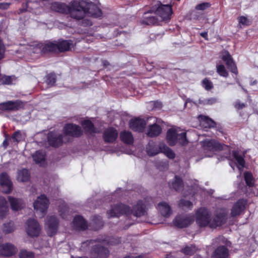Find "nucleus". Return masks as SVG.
Returning a JSON list of instances; mask_svg holds the SVG:
<instances>
[{
    "instance_id": "f257e3e1",
    "label": "nucleus",
    "mask_w": 258,
    "mask_h": 258,
    "mask_svg": "<svg viewBox=\"0 0 258 258\" xmlns=\"http://www.w3.org/2000/svg\"><path fill=\"white\" fill-rule=\"evenodd\" d=\"M148 204L145 200H139L133 206V209L127 205L117 203L111 206L110 209L107 211L108 218L119 217L122 215L128 216L133 214L135 217H140L146 215Z\"/></svg>"
},
{
    "instance_id": "f03ea898",
    "label": "nucleus",
    "mask_w": 258,
    "mask_h": 258,
    "mask_svg": "<svg viewBox=\"0 0 258 258\" xmlns=\"http://www.w3.org/2000/svg\"><path fill=\"white\" fill-rule=\"evenodd\" d=\"M73 7H77L79 12H83L82 16L77 20L83 19L82 25L84 26H89L92 25V22L88 19H84L86 15L94 18H99L102 16L101 10L94 4L88 0L74 1L72 4Z\"/></svg>"
},
{
    "instance_id": "7ed1b4c3",
    "label": "nucleus",
    "mask_w": 258,
    "mask_h": 258,
    "mask_svg": "<svg viewBox=\"0 0 258 258\" xmlns=\"http://www.w3.org/2000/svg\"><path fill=\"white\" fill-rule=\"evenodd\" d=\"M230 244L225 237L220 235L213 240L212 245L217 247L211 255V258H228L229 250L226 246Z\"/></svg>"
},
{
    "instance_id": "20e7f679",
    "label": "nucleus",
    "mask_w": 258,
    "mask_h": 258,
    "mask_svg": "<svg viewBox=\"0 0 258 258\" xmlns=\"http://www.w3.org/2000/svg\"><path fill=\"white\" fill-rule=\"evenodd\" d=\"M74 1L71 2L70 5H68L64 3L59 2H54L51 4V8L53 11L62 13L70 14L71 17L77 19L82 17L83 12H79L77 9V7H73V3Z\"/></svg>"
},
{
    "instance_id": "39448f33",
    "label": "nucleus",
    "mask_w": 258,
    "mask_h": 258,
    "mask_svg": "<svg viewBox=\"0 0 258 258\" xmlns=\"http://www.w3.org/2000/svg\"><path fill=\"white\" fill-rule=\"evenodd\" d=\"M166 140L169 145L171 146H174L176 144L184 146L188 143L186 133H178V131L174 128H169L167 131Z\"/></svg>"
},
{
    "instance_id": "423d86ee",
    "label": "nucleus",
    "mask_w": 258,
    "mask_h": 258,
    "mask_svg": "<svg viewBox=\"0 0 258 258\" xmlns=\"http://www.w3.org/2000/svg\"><path fill=\"white\" fill-rule=\"evenodd\" d=\"M228 214V212L226 209H217L214 213L212 220H211L210 227L216 228L224 224L227 220Z\"/></svg>"
},
{
    "instance_id": "0eeeda50",
    "label": "nucleus",
    "mask_w": 258,
    "mask_h": 258,
    "mask_svg": "<svg viewBox=\"0 0 258 258\" xmlns=\"http://www.w3.org/2000/svg\"><path fill=\"white\" fill-rule=\"evenodd\" d=\"M49 200L43 194L37 198L33 203L34 209L37 214L40 213V217L42 218L45 215L49 206Z\"/></svg>"
},
{
    "instance_id": "6e6552de",
    "label": "nucleus",
    "mask_w": 258,
    "mask_h": 258,
    "mask_svg": "<svg viewBox=\"0 0 258 258\" xmlns=\"http://www.w3.org/2000/svg\"><path fill=\"white\" fill-rule=\"evenodd\" d=\"M211 217L210 211L205 208H201L196 212V222L201 227L208 225L210 227Z\"/></svg>"
},
{
    "instance_id": "1a4fd4ad",
    "label": "nucleus",
    "mask_w": 258,
    "mask_h": 258,
    "mask_svg": "<svg viewBox=\"0 0 258 258\" xmlns=\"http://www.w3.org/2000/svg\"><path fill=\"white\" fill-rule=\"evenodd\" d=\"M202 146L204 148L205 157H212L214 152L217 150H220L222 148L221 144L215 140H206L203 142Z\"/></svg>"
},
{
    "instance_id": "9d476101",
    "label": "nucleus",
    "mask_w": 258,
    "mask_h": 258,
    "mask_svg": "<svg viewBox=\"0 0 258 258\" xmlns=\"http://www.w3.org/2000/svg\"><path fill=\"white\" fill-rule=\"evenodd\" d=\"M59 220L55 215L48 216L45 221V226L48 235L50 236L54 235L57 231Z\"/></svg>"
},
{
    "instance_id": "9b49d317",
    "label": "nucleus",
    "mask_w": 258,
    "mask_h": 258,
    "mask_svg": "<svg viewBox=\"0 0 258 258\" xmlns=\"http://www.w3.org/2000/svg\"><path fill=\"white\" fill-rule=\"evenodd\" d=\"M90 254L93 258H107L110 254L109 249L99 244H95L91 247Z\"/></svg>"
},
{
    "instance_id": "f8f14e48",
    "label": "nucleus",
    "mask_w": 258,
    "mask_h": 258,
    "mask_svg": "<svg viewBox=\"0 0 258 258\" xmlns=\"http://www.w3.org/2000/svg\"><path fill=\"white\" fill-rule=\"evenodd\" d=\"M172 9L171 5L160 4L155 11V14L159 16L163 21H168L171 19L172 14Z\"/></svg>"
},
{
    "instance_id": "ddd939ff",
    "label": "nucleus",
    "mask_w": 258,
    "mask_h": 258,
    "mask_svg": "<svg viewBox=\"0 0 258 258\" xmlns=\"http://www.w3.org/2000/svg\"><path fill=\"white\" fill-rule=\"evenodd\" d=\"M23 106V102L20 100L7 101L0 103V110L6 112L15 111L22 108Z\"/></svg>"
},
{
    "instance_id": "4468645a",
    "label": "nucleus",
    "mask_w": 258,
    "mask_h": 258,
    "mask_svg": "<svg viewBox=\"0 0 258 258\" xmlns=\"http://www.w3.org/2000/svg\"><path fill=\"white\" fill-rule=\"evenodd\" d=\"M26 228L27 234L31 237H37L40 232V225L37 220L29 218L26 221Z\"/></svg>"
},
{
    "instance_id": "2eb2a0df",
    "label": "nucleus",
    "mask_w": 258,
    "mask_h": 258,
    "mask_svg": "<svg viewBox=\"0 0 258 258\" xmlns=\"http://www.w3.org/2000/svg\"><path fill=\"white\" fill-rule=\"evenodd\" d=\"M63 133L65 137L67 136H69L72 137L78 138L83 134V131L79 125L68 123L63 127Z\"/></svg>"
},
{
    "instance_id": "dca6fc26",
    "label": "nucleus",
    "mask_w": 258,
    "mask_h": 258,
    "mask_svg": "<svg viewBox=\"0 0 258 258\" xmlns=\"http://www.w3.org/2000/svg\"><path fill=\"white\" fill-rule=\"evenodd\" d=\"M65 136L55 132H50L47 136L48 142L50 145L54 147H58L66 143Z\"/></svg>"
},
{
    "instance_id": "f3484780",
    "label": "nucleus",
    "mask_w": 258,
    "mask_h": 258,
    "mask_svg": "<svg viewBox=\"0 0 258 258\" xmlns=\"http://www.w3.org/2000/svg\"><path fill=\"white\" fill-rule=\"evenodd\" d=\"M194 221V217L189 215H180L176 216L173 220L175 227L182 228L187 227Z\"/></svg>"
},
{
    "instance_id": "a211bd4d",
    "label": "nucleus",
    "mask_w": 258,
    "mask_h": 258,
    "mask_svg": "<svg viewBox=\"0 0 258 258\" xmlns=\"http://www.w3.org/2000/svg\"><path fill=\"white\" fill-rule=\"evenodd\" d=\"M118 136V131L113 127H109L104 130L102 138L105 143H114Z\"/></svg>"
},
{
    "instance_id": "6ab92c4d",
    "label": "nucleus",
    "mask_w": 258,
    "mask_h": 258,
    "mask_svg": "<svg viewBox=\"0 0 258 258\" xmlns=\"http://www.w3.org/2000/svg\"><path fill=\"white\" fill-rule=\"evenodd\" d=\"M108 237L109 236L106 235H99L95 239H91L83 242L81 243L80 249L84 252L87 251L89 249V246L90 244H93L95 242H98L107 245Z\"/></svg>"
},
{
    "instance_id": "aec40b11",
    "label": "nucleus",
    "mask_w": 258,
    "mask_h": 258,
    "mask_svg": "<svg viewBox=\"0 0 258 258\" xmlns=\"http://www.w3.org/2000/svg\"><path fill=\"white\" fill-rule=\"evenodd\" d=\"M246 204L247 200L245 199H241L238 200L231 209V217H235L240 215L244 211Z\"/></svg>"
},
{
    "instance_id": "412c9836",
    "label": "nucleus",
    "mask_w": 258,
    "mask_h": 258,
    "mask_svg": "<svg viewBox=\"0 0 258 258\" xmlns=\"http://www.w3.org/2000/svg\"><path fill=\"white\" fill-rule=\"evenodd\" d=\"M0 182L3 192L10 193L13 189V183L11 181L8 174L3 172L0 175Z\"/></svg>"
},
{
    "instance_id": "4be33fe9",
    "label": "nucleus",
    "mask_w": 258,
    "mask_h": 258,
    "mask_svg": "<svg viewBox=\"0 0 258 258\" xmlns=\"http://www.w3.org/2000/svg\"><path fill=\"white\" fill-rule=\"evenodd\" d=\"M221 58L225 62L228 69L231 73L236 75L238 74L236 65L233 61V58L228 51H223L221 54Z\"/></svg>"
},
{
    "instance_id": "5701e85b",
    "label": "nucleus",
    "mask_w": 258,
    "mask_h": 258,
    "mask_svg": "<svg viewBox=\"0 0 258 258\" xmlns=\"http://www.w3.org/2000/svg\"><path fill=\"white\" fill-rule=\"evenodd\" d=\"M73 226L76 230L84 231L88 228V224L83 216L77 215L73 219Z\"/></svg>"
},
{
    "instance_id": "b1692460",
    "label": "nucleus",
    "mask_w": 258,
    "mask_h": 258,
    "mask_svg": "<svg viewBox=\"0 0 258 258\" xmlns=\"http://www.w3.org/2000/svg\"><path fill=\"white\" fill-rule=\"evenodd\" d=\"M16 253V247L11 243H6L0 245V255L9 257Z\"/></svg>"
},
{
    "instance_id": "393cba45",
    "label": "nucleus",
    "mask_w": 258,
    "mask_h": 258,
    "mask_svg": "<svg viewBox=\"0 0 258 258\" xmlns=\"http://www.w3.org/2000/svg\"><path fill=\"white\" fill-rule=\"evenodd\" d=\"M129 124L130 127L133 131L142 132L145 127L146 123L143 119L135 118L130 120Z\"/></svg>"
},
{
    "instance_id": "a878e982",
    "label": "nucleus",
    "mask_w": 258,
    "mask_h": 258,
    "mask_svg": "<svg viewBox=\"0 0 258 258\" xmlns=\"http://www.w3.org/2000/svg\"><path fill=\"white\" fill-rule=\"evenodd\" d=\"M141 23L144 25H158L159 21L156 16L151 15L149 12L145 13Z\"/></svg>"
},
{
    "instance_id": "bb28decb",
    "label": "nucleus",
    "mask_w": 258,
    "mask_h": 258,
    "mask_svg": "<svg viewBox=\"0 0 258 258\" xmlns=\"http://www.w3.org/2000/svg\"><path fill=\"white\" fill-rule=\"evenodd\" d=\"M162 144L158 146L155 142L150 141L146 147V151L149 156H153L161 152L160 147Z\"/></svg>"
},
{
    "instance_id": "cd10ccee",
    "label": "nucleus",
    "mask_w": 258,
    "mask_h": 258,
    "mask_svg": "<svg viewBox=\"0 0 258 258\" xmlns=\"http://www.w3.org/2000/svg\"><path fill=\"white\" fill-rule=\"evenodd\" d=\"M233 156L237 162V167L239 169L244 167L245 161L244 157H245V153L238 150H234L232 152Z\"/></svg>"
},
{
    "instance_id": "c85d7f7f",
    "label": "nucleus",
    "mask_w": 258,
    "mask_h": 258,
    "mask_svg": "<svg viewBox=\"0 0 258 258\" xmlns=\"http://www.w3.org/2000/svg\"><path fill=\"white\" fill-rule=\"evenodd\" d=\"M57 43V49L60 52L69 51L73 47L71 40H59Z\"/></svg>"
},
{
    "instance_id": "c756f323",
    "label": "nucleus",
    "mask_w": 258,
    "mask_h": 258,
    "mask_svg": "<svg viewBox=\"0 0 258 258\" xmlns=\"http://www.w3.org/2000/svg\"><path fill=\"white\" fill-rule=\"evenodd\" d=\"M158 209L161 214L165 217H168L172 214V210L168 203L162 202L158 204Z\"/></svg>"
},
{
    "instance_id": "7c9ffc66",
    "label": "nucleus",
    "mask_w": 258,
    "mask_h": 258,
    "mask_svg": "<svg viewBox=\"0 0 258 258\" xmlns=\"http://www.w3.org/2000/svg\"><path fill=\"white\" fill-rule=\"evenodd\" d=\"M200 125L204 128L213 127L216 125V122L209 117L203 115L199 116Z\"/></svg>"
},
{
    "instance_id": "2f4dec72",
    "label": "nucleus",
    "mask_w": 258,
    "mask_h": 258,
    "mask_svg": "<svg viewBox=\"0 0 258 258\" xmlns=\"http://www.w3.org/2000/svg\"><path fill=\"white\" fill-rule=\"evenodd\" d=\"M161 131L162 128L160 126L157 124H153L149 126L147 135L150 137H157L161 134Z\"/></svg>"
},
{
    "instance_id": "473e14b6",
    "label": "nucleus",
    "mask_w": 258,
    "mask_h": 258,
    "mask_svg": "<svg viewBox=\"0 0 258 258\" xmlns=\"http://www.w3.org/2000/svg\"><path fill=\"white\" fill-rule=\"evenodd\" d=\"M45 156L46 154L44 151L38 150L32 155V158L36 164H39L41 165L45 162Z\"/></svg>"
},
{
    "instance_id": "72a5a7b5",
    "label": "nucleus",
    "mask_w": 258,
    "mask_h": 258,
    "mask_svg": "<svg viewBox=\"0 0 258 258\" xmlns=\"http://www.w3.org/2000/svg\"><path fill=\"white\" fill-rule=\"evenodd\" d=\"M57 47L56 42L45 41L43 43V53L45 54L50 52L56 51L57 50Z\"/></svg>"
},
{
    "instance_id": "f704fd0d",
    "label": "nucleus",
    "mask_w": 258,
    "mask_h": 258,
    "mask_svg": "<svg viewBox=\"0 0 258 258\" xmlns=\"http://www.w3.org/2000/svg\"><path fill=\"white\" fill-rule=\"evenodd\" d=\"M11 208L14 211H18L22 207L23 202L20 199L14 198L9 196L8 197Z\"/></svg>"
},
{
    "instance_id": "c9c22d12",
    "label": "nucleus",
    "mask_w": 258,
    "mask_h": 258,
    "mask_svg": "<svg viewBox=\"0 0 258 258\" xmlns=\"http://www.w3.org/2000/svg\"><path fill=\"white\" fill-rule=\"evenodd\" d=\"M121 141L126 144H132L134 142V138L130 132L123 131L120 134Z\"/></svg>"
},
{
    "instance_id": "e433bc0d",
    "label": "nucleus",
    "mask_w": 258,
    "mask_h": 258,
    "mask_svg": "<svg viewBox=\"0 0 258 258\" xmlns=\"http://www.w3.org/2000/svg\"><path fill=\"white\" fill-rule=\"evenodd\" d=\"M92 224L93 225L92 229L94 230H98L101 228L103 226V221L100 216L94 215L92 218Z\"/></svg>"
},
{
    "instance_id": "4c0bfd02",
    "label": "nucleus",
    "mask_w": 258,
    "mask_h": 258,
    "mask_svg": "<svg viewBox=\"0 0 258 258\" xmlns=\"http://www.w3.org/2000/svg\"><path fill=\"white\" fill-rule=\"evenodd\" d=\"M82 125L85 131L88 134H91L97 133L96 128L90 120H84L82 122Z\"/></svg>"
},
{
    "instance_id": "58836bf2",
    "label": "nucleus",
    "mask_w": 258,
    "mask_h": 258,
    "mask_svg": "<svg viewBox=\"0 0 258 258\" xmlns=\"http://www.w3.org/2000/svg\"><path fill=\"white\" fill-rule=\"evenodd\" d=\"M30 178V173L26 168L22 169L18 171L17 179L21 182H26Z\"/></svg>"
},
{
    "instance_id": "ea45409f",
    "label": "nucleus",
    "mask_w": 258,
    "mask_h": 258,
    "mask_svg": "<svg viewBox=\"0 0 258 258\" xmlns=\"http://www.w3.org/2000/svg\"><path fill=\"white\" fill-rule=\"evenodd\" d=\"M183 186V183L182 179L177 175L175 176L174 180L172 182L173 188L177 191H179L182 189Z\"/></svg>"
},
{
    "instance_id": "a19ab883",
    "label": "nucleus",
    "mask_w": 258,
    "mask_h": 258,
    "mask_svg": "<svg viewBox=\"0 0 258 258\" xmlns=\"http://www.w3.org/2000/svg\"><path fill=\"white\" fill-rule=\"evenodd\" d=\"M43 48V43L40 42L30 46L29 49L32 53L39 55L44 54Z\"/></svg>"
},
{
    "instance_id": "79ce46f5",
    "label": "nucleus",
    "mask_w": 258,
    "mask_h": 258,
    "mask_svg": "<svg viewBox=\"0 0 258 258\" xmlns=\"http://www.w3.org/2000/svg\"><path fill=\"white\" fill-rule=\"evenodd\" d=\"M161 152L163 153L169 159L175 158V155L174 152L165 144H162L160 147Z\"/></svg>"
},
{
    "instance_id": "37998d69",
    "label": "nucleus",
    "mask_w": 258,
    "mask_h": 258,
    "mask_svg": "<svg viewBox=\"0 0 258 258\" xmlns=\"http://www.w3.org/2000/svg\"><path fill=\"white\" fill-rule=\"evenodd\" d=\"M244 178L246 184L248 186H252L254 185V180L250 172H245L244 174Z\"/></svg>"
},
{
    "instance_id": "c03bdc74",
    "label": "nucleus",
    "mask_w": 258,
    "mask_h": 258,
    "mask_svg": "<svg viewBox=\"0 0 258 258\" xmlns=\"http://www.w3.org/2000/svg\"><path fill=\"white\" fill-rule=\"evenodd\" d=\"M197 248L195 245L186 246L182 249L181 251L186 255H191L193 254L197 250Z\"/></svg>"
},
{
    "instance_id": "a18cd8bd",
    "label": "nucleus",
    "mask_w": 258,
    "mask_h": 258,
    "mask_svg": "<svg viewBox=\"0 0 258 258\" xmlns=\"http://www.w3.org/2000/svg\"><path fill=\"white\" fill-rule=\"evenodd\" d=\"M217 72V73L222 77L226 78L228 76V73L226 70L225 66L223 64L216 65Z\"/></svg>"
},
{
    "instance_id": "49530a36",
    "label": "nucleus",
    "mask_w": 258,
    "mask_h": 258,
    "mask_svg": "<svg viewBox=\"0 0 258 258\" xmlns=\"http://www.w3.org/2000/svg\"><path fill=\"white\" fill-rule=\"evenodd\" d=\"M178 206L183 210L191 209L192 207V203L189 201L181 199L178 203Z\"/></svg>"
},
{
    "instance_id": "de8ad7c7",
    "label": "nucleus",
    "mask_w": 258,
    "mask_h": 258,
    "mask_svg": "<svg viewBox=\"0 0 258 258\" xmlns=\"http://www.w3.org/2000/svg\"><path fill=\"white\" fill-rule=\"evenodd\" d=\"M14 224L13 222H10L9 223L4 224L3 231L5 234L11 233L14 231Z\"/></svg>"
},
{
    "instance_id": "09e8293b",
    "label": "nucleus",
    "mask_w": 258,
    "mask_h": 258,
    "mask_svg": "<svg viewBox=\"0 0 258 258\" xmlns=\"http://www.w3.org/2000/svg\"><path fill=\"white\" fill-rule=\"evenodd\" d=\"M121 242V239L118 237H109L108 242H107V245H116Z\"/></svg>"
},
{
    "instance_id": "8fccbe9b",
    "label": "nucleus",
    "mask_w": 258,
    "mask_h": 258,
    "mask_svg": "<svg viewBox=\"0 0 258 258\" xmlns=\"http://www.w3.org/2000/svg\"><path fill=\"white\" fill-rule=\"evenodd\" d=\"M34 253L31 251H29L26 250H22L20 252V258H34Z\"/></svg>"
},
{
    "instance_id": "3c124183",
    "label": "nucleus",
    "mask_w": 258,
    "mask_h": 258,
    "mask_svg": "<svg viewBox=\"0 0 258 258\" xmlns=\"http://www.w3.org/2000/svg\"><path fill=\"white\" fill-rule=\"evenodd\" d=\"M157 168L160 171H164L168 169V164L167 161L162 160L156 164Z\"/></svg>"
},
{
    "instance_id": "603ef678",
    "label": "nucleus",
    "mask_w": 258,
    "mask_h": 258,
    "mask_svg": "<svg viewBox=\"0 0 258 258\" xmlns=\"http://www.w3.org/2000/svg\"><path fill=\"white\" fill-rule=\"evenodd\" d=\"M22 139V134L20 131H17L12 135L10 140H12L13 142L18 143Z\"/></svg>"
},
{
    "instance_id": "864d4df0",
    "label": "nucleus",
    "mask_w": 258,
    "mask_h": 258,
    "mask_svg": "<svg viewBox=\"0 0 258 258\" xmlns=\"http://www.w3.org/2000/svg\"><path fill=\"white\" fill-rule=\"evenodd\" d=\"M46 83L49 85H53L56 82V76L54 74L50 73L46 77Z\"/></svg>"
},
{
    "instance_id": "5fc2aeb1",
    "label": "nucleus",
    "mask_w": 258,
    "mask_h": 258,
    "mask_svg": "<svg viewBox=\"0 0 258 258\" xmlns=\"http://www.w3.org/2000/svg\"><path fill=\"white\" fill-rule=\"evenodd\" d=\"M202 86L206 90H210L213 87V83L207 79H205L202 81Z\"/></svg>"
},
{
    "instance_id": "6e6d98bb",
    "label": "nucleus",
    "mask_w": 258,
    "mask_h": 258,
    "mask_svg": "<svg viewBox=\"0 0 258 258\" xmlns=\"http://www.w3.org/2000/svg\"><path fill=\"white\" fill-rule=\"evenodd\" d=\"M211 4L208 2H204L197 5L195 9L197 10L204 11L211 7Z\"/></svg>"
},
{
    "instance_id": "4d7b16f0",
    "label": "nucleus",
    "mask_w": 258,
    "mask_h": 258,
    "mask_svg": "<svg viewBox=\"0 0 258 258\" xmlns=\"http://www.w3.org/2000/svg\"><path fill=\"white\" fill-rule=\"evenodd\" d=\"M218 101V99L216 98H210L204 100H199L200 103H203L204 104L206 105H212L213 104H215Z\"/></svg>"
},
{
    "instance_id": "13d9d810",
    "label": "nucleus",
    "mask_w": 258,
    "mask_h": 258,
    "mask_svg": "<svg viewBox=\"0 0 258 258\" xmlns=\"http://www.w3.org/2000/svg\"><path fill=\"white\" fill-rule=\"evenodd\" d=\"M239 24L244 26H249L250 25V21L246 17L244 16H240L238 18Z\"/></svg>"
},
{
    "instance_id": "bf43d9fd",
    "label": "nucleus",
    "mask_w": 258,
    "mask_h": 258,
    "mask_svg": "<svg viewBox=\"0 0 258 258\" xmlns=\"http://www.w3.org/2000/svg\"><path fill=\"white\" fill-rule=\"evenodd\" d=\"M6 47L3 41L0 39V60L2 59L5 56Z\"/></svg>"
},
{
    "instance_id": "052dcab7",
    "label": "nucleus",
    "mask_w": 258,
    "mask_h": 258,
    "mask_svg": "<svg viewBox=\"0 0 258 258\" xmlns=\"http://www.w3.org/2000/svg\"><path fill=\"white\" fill-rule=\"evenodd\" d=\"M8 212V207H3L2 208H0V219L4 218L7 214Z\"/></svg>"
},
{
    "instance_id": "680f3d73",
    "label": "nucleus",
    "mask_w": 258,
    "mask_h": 258,
    "mask_svg": "<svg viewBox=\"0 0 258 258\" xmlns=\"http://www.w3.org/2000/svg\"><path fill=\"white\" fill-rule=\"evenodd\" d=\"M13 81V78L11 76H5L3 79V84L10 85Z\"/></svg>"
},
{
    "instance_id": "e2e57ef3",
    "label": "nucleus",
    "mask_w": 258,
    "mask_h": 258,
    "mask_svg": "<svg viewBox=\"0 0 258 258\" xmlns=\"http://www.w3.org/2000/svg\"><path fill=\"white\" fill-rule=\"evenodd\" d=\"M3 207H8L7 202L5 198L0 196V208Z\"/></svg>"
},
{
    "instance_id": "0e129e2a",
    "label": "nucleus",
    "mask_w": 258,
    "mask_h": 258,
    "mask_svg": "<svg viewBox=\"0 0 258 258\" xmlns=\"http://www.w3.org/2000/svg\"><path fill=\"white\" fill-rule=\"evenodd\" d=\"M153 107L155 108L160 109L162 107V103L161 101H155L153 102Z\"/></svg>"
},
{
    "instance_id": "69168bd1",
    "label": "nucleus",
    "mask_w": 258,
    "mask_h": 258,
    "mask_svg": "<svg viewBox=\"0 0 258 258\" xmlns=\"http://www.w3.org/2000/svg\"><path fill=\"white\" fill-rule=\"evenodd\" d=\"M245 107V104L243 103H241L239 101H237L235 103V107L238 109H242Z\"/></svg>"
},
{
    "instance_id": "338daca9",
    "label": "nucleus",
    "mask_w": 258,
    "mask_h": 258,
    "mask_svg": "<svg viewBox=\"0 0 258 258\" xmlns=\"http://www.w3.org/2000/svg\"><path fill=\"white\" fill-rule=\"evenodd\" d=\"M8 138H9L8 136L6 135L5 139L4 140V141H3V145L5 148H7V147L9 145Z\"/></svg>"
},
{
    "instance_id": "774afa93",
    "label": "nucleus",
    "mask_w": 258,
    "mask_h": 258,
    "mask_svg": "<svg viewBox=\"0 0 258 258\" xmlns=\"http://www.w3.org/2000/svg\"><path fill=\"white\" fill-rule=\"evenodd\" d=\"M9 4L7 3H0V9H6L9 7Z\"/></svg>"
}]
</instances>
